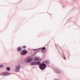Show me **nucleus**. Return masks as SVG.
I'll return each instance as SVG.
<instances>
[{"mask_svg":"<svg viewBox=\"0 0 80 80\" xmlns=\"http://www.w3.org/2000/svg\"><path fill=\"white\" fill-rule=\"evenodd\" d=\"M39 67L40 68L43 70H44L47 67V65L44 63H42L39 65Z\"/></svg>","mask_w":80,"mask_h":80,"instance_id":"nucleus-1","label":"nucleus"},{"mask_svg":"<svg viewBox=\"0 0 80 80\" xmlns=\"http://www.w3.org/2000/svg\"><path fill=\"white\" fill-rule=\"evenodd\" d=\"M33 59V58H31L30 57H28L27 58H26L25 59V61H26V60H27V63H30V62H32Z\"/></svg>","mask_w":80,"mask_h":80,"instance_id":"nucleus-2","label":"nucleus"},{"mask_svg":"<svg viewBox=\"0 0 80 80\" xmlns=\"http://www.w3.org/2000/svg\"><path fill=\"white\" fill-rule=\"evenodd\" d=\"M40 64V62H32L31 63V65L32 66L33 65H39Z\"/></svg>","mask_w":80,"mask_h":80,"instance_id":"nucleus-3","label":"nucleus"},{"mask_svg":"<svg viewBox=\"0 0 80 80\" xmlns=\"http://www.w3.org/2000/svg\"><path fill=\"white\" fill-rule=\"evenodd\" d=\"M27 53V50H24L22 51L21 53V54L22 55H25Z\"/></svg>","mask_w":80,"mask_h":80,"instance_id":"nucleus-4","label":"nucleus"},{"mask_svg":"<svg viewBox=\"0 0 80 80\" xmlns=\"http://www.w3.org/2000/svg\"><path fill=\"white\" fill-rule=\"evenodd\" d=\"M1 75H3V76H6V75H10V74L7 72H4L2 73Z\"/></svg>","mask_w":80,"mask_h":80,"instance_id":"nucleus-5","label":"nucleus"},{"mask_svg":"<svg viewBox=\"0 0 80 80\" xmlns=\"http://www.w3.org/2000/svg\"><path fill=\"white\" fill-rule=\"evenodd\" d=\"M20 69V66H17L15 69V72H19Z\"/></svg>","mask_w":80,"mask_h":80,"instance_id":"nucleus-6","label":"nucleus"},{"mask_svg":"<svg viewBox=\"0 0 80 80\" xmlns=\"http://www.w3.org/2000/svg\"><path fill=\"white\" fill-rule=\"evenodd\" d=\"M34 61H40V58L38 57H35L34 58Z\"/></svg>","mask_w":80,"mask_h":80,"instance_id":"nucleus-7","label":"nucleus"},{"mask_svg":"<svg viewBox=\"0 0 80 80\" xmlns=\"http://www.w3.org/2000/svg\"><path fill=\"white\" fill-rule=\"evenodd\" d=\"M22 48L21 47H19L18 48V51L20 52L22 50Z\"/></svg>","mask_w":80,"mask_h":80,"instance_id":"nucleus-8","label":"nucleus"},{"mask_svg":"<svg viewBox=\"0 0 80 80\" xmlns=\"http://www.w3.org/2000/svg\"><path fill=\"white\" fill-rule=\"evenodd\" d=\"M45 49H46V48H45V47L42 48V50L43 51V50H45Z\"/></svg>","mask_w":80,"mask_h":80,"instance_id":"nucleus-9","label":"nucleus"},{"mask_svg":"<svg viewBox=\"0 0 80 80\" xmlns=\"http://www.w3.org/2000/svg\"><path fill=\"white\" fill-rule=\"evenodd\" d=\"M7 69L8 71H10V68H7Z\"/></svg>","mask_w":80,"mask_h":80,"instance_id":"nucleus-10","label":"nucleus"},{"mask_svg":"<svg viewBox=\"0 0 80 80\" xmlns=\"http://www.w3.org/2000/svg\"><path fill=\"white\" fill-rule=\"evenodd\" d=\"M49 62L48 61H45V63H47V64H48V63Z\"/></svg>","mask_w":80,"mask_h":80,"instance_id":"nucleus-11","label":"nucleus"},{"mask_svg":"<svg viewBox=\"0 0 80 80\" xmlns=\"http://www.w3.org/2000/svg\"><path fill=\"white\" fill-rule=\"evenodd\" d=\"M3 67V65H0V68H2V67Z\"/></svg>","mask_w":80,"mask_h":80,"instance_id":"nucleus-12","label":"nucleus"},{"mask_svg":"<svg viewBox=\"0 0 80 80\" xmlns=\"http://www.w3.org/2000/svg\"><path fill=\"white\" fill-rule=\"evenodd\" d=\"M22 48H26V46H24L22 47Z\"/></svg>","mask_w":80,"mask_h":80,"instance_id":"nucleus-13","label":"nucleus"},{"mask_svg":"<svg viewBox=\"0 0 80 80\" xmlns=\"http://www.w3.org/2000/svg\"><path fill=\"white\" fill-rule=\"evenodd\" d=\"M34 51H36V50H37V49H34Z\"/></svg>","mask_w":80,"mask_h":80,"instance_id":"nucleus-14","label":"nucleus"},{"mask_svg":"<svg viewBox=\"0 0 80 80\" xmlns=\"http://www.w3.org/2000/svg\"><path fill=\"white\" fill-rule=\"evenodd\" d=\"M64 59L65 60H66V58H65V57H64Z\"/></svg>","mask_w":80,"mask_h":80,"instance_id":"nucleus-15","label":"nucleus"},{"mask_svg":"<svg viewBox=\"0 0 80 80\" xmlns=\"http://www.w3.org/2000/svg\"><path fill=\"white\" fill-rule=\"evenodd\" d=\"M42 52H43V51Z\"/></svg>","mask_w":80,"mask_h":80,"instance_id":"nucleus-16","label":"nucleus"}]
</instances>
